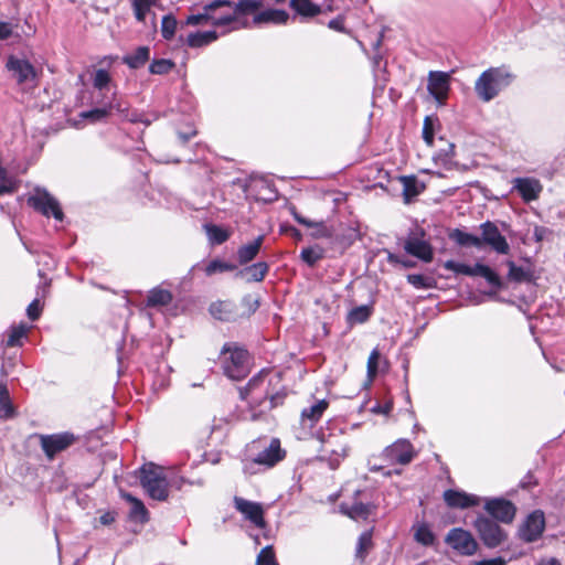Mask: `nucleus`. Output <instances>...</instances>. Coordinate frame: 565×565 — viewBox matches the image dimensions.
Instances as JSON below:
<instances>
[{"mask_svg": "<svg viewBox=\"0 0 565 565\" xmlns=\"http://www.w3.org/2000/svg\"><path fill=\"white\" fill-rule=\"evenodd\" d=\"M424 231L411 235L404 244V249L409 255L419 258L423 262L429 263L433 260L434 253L430 244L424 238Z\"/></svg>", "mask_w": 565, "mask_h": 565, "instance_id": "ddd939ff", "label": "nucleus"}, {"mask_svg": "<svg viewBox=\"0 0 565 565\" xmlns=\"http://www.w3.org/2000/svg\"><path fill=\"white\" fill-rule=\"evenodd\" d=\"M481 230V248L483 246H489L492 250L498 254L507 255L510 252V245L507 242V238L500 233L498 226L487 221L480 225Z\"/></svg>", "mask_w": 565, "mask_h": 565, "instance_id": "9d476101", "label": "nucleus"}, {"mask_svg": "<svg viewBox=\"0 0 565 565\" xmlns=\"http://www.w3.org/2000/svg\"><path fill=\"white\" fill-rule=\"evenodd\" d=\"M224 6H231L230 0H213L203 7V12L191 14L186 18L188 25H200L211 23L214 19V11L223 9Z\"/></svg>", "mask_w": 565, "mask_h": 565, "instance_id": "aec40b11", "label": "nucleus"}, {"mask_svg": "<svg viewBox=\"0 0 565 565\" xmlns=\"http://www.w3.org/2000/svg\"><path fill=\"white\" fill-rule=\"evenodd\" d=\"M140 484L146 493L153 500L167 501L169 498V482L163 469L153 462L142 465L138 470Z\"/></svg>", "mask_w": 565, "mask_h": 565, "instance_id": "7ed1b4c3", "label": "nucleus"}, {"mask_svg": "<svg viewBox=\"0 0 565 565\" xmlns=\"http://www.w3.org/2000/svg\"><path fill=\"white\" fill-rule=\"evenodd\" d=\"M265 236H257L252 243L243 245L237 250V259L241 265L252 262L260 250Z\"/></svg>", "mask_w": 565, "mask_h": 565, "instance_id": "a878e982", "label": "nucleus"}, {"mask_svg": "<svg viewBox=\"0 0 565 565\" xmlns=\"http://www.w3.org/2000/svg\"><path fill=\"white\" fill-rule=\"evenodd\" d=\"M217 39V33L215 31H203L190 33L186 39V43L190 47H202Z\"/></svg>", "mask_w": 565, "mask_h": 565, "instance_id": "c9c22d12", "label": "nucleus"}, {"mask_svg": "<svg viewBox=\"0 0 565 565\" xmlns=\"http://www.w3.org/2000/svg\"><path fill=\"white\" fill-rule=\"evenodd\" d=\"M473 527L488 548L499 547L508 540V533L489 516L478 515L473 521Z\"/></svg>", "mask_w": 565, "mask_h": 565, "instance_id": "39448f33", "label": "nucleus"}, {"mask_svg": "<svg viewBox=\"0 0 565 565\" xmlns=\"http://www.w3.org/2000/svg\"><path fill=\"white\" fill-rule=\"evenodd\" d=\"M449 79V74L445 72H429L427 89L438 103H443L448 96Z\"/></svg>", "mask_w": 565, "mask_h": 565, "instance_id": "dca6fc26", "label": "nucleus"}, {"mask_svg": "<svg viewBox=\"0 0 565 565\" xmlns=\"http://www.w3.org/2000/svg\"><path fill=\"white\" fill-rule=\"evenodd\" d=\"M372 533L364 531L358 539L355 555L360 559H364L372 548Z\"/></svg>", "mask_w": 565, "mask_h": 565, "instance_id": "a19ab883", "label": "nucleus"}, {"mask_svg": "<svg viewBox=\"0 0 565 565\" xmlns=\"http://www.w3.org/2000/svg\"><path fill=\"white\" fill-rule=\"evenodd\" d=\"M289 19V14L285 10L280 9H267L260 11L254 15V23H273V24H285Z\"/></svg>", "mask_w": 565, "mask_h": 565, "instance_id": "5701e85b", "label": "nucleus"}, {"mask_svg": "<svg viewBox=\"0 0 565 565\" xmlns=\"http://www.w3.org/2000/svg\"><path fill=\"white\" fill-rule=\"evenodd\" d=\"M509 274L508 277L510 280L515 282L529 281L531 279V274L525 270L523 267L516 266L513 262L508 263Z\"/></svg>", "mask_w": 565, "mask_h": 565, "instance_id": "a18cd8bd", "label": "nucleus"}, {"mask_svg": "<svg viewBox=\"0 0 565 565\" xmlns=\"http://www.w3.org/2000/svg\"><path fill=\"white\" fill-rule=\"evenodd\" d=\"M28 204L44 216L52 215L57 221H62L64 217L58 201L43 188L34 189V192L28 198Z\"/></svg>", "mask_w": 565, "mask_h": 565, "instance_id": "423d86ee", "label": "nucleus"}, {"mask_svg": "<svg viewBox=\"0 0 565 565\" xmlns=\"http://www.w3.org/2000/svg\"><path fill=\"white\" fill-rule=\"evenodd\" d=\"M423 139L428 146L434 143V120L426 116L423 124Z\"/></svg>", "mask_w": 565, "mask_h": 565, "instance_id": "5fc2aeb1", "label": "nucleus"}, {"mask_svg": "<svg viewBox=\"0 0 565 565\" xmlns=\"http://www.w3.org/2000/svg\"><path fill=\"white\" fill-rule=\"evenodd\" d=\"M373 305H362L352 308L347 315V323L355 326L366 322L373 315Z\"/></svg>", "mask_w": 565, "mask_h": 565, "instance_id": "c85d7f7f", "label": "nucleus"}, {"mask_svg": "<svg viewBox=\"0 0 565 565\" xmlns=\"http://www.w3.org/2000/svg\"><path fill=\"white\" fill-rule=\"evenodd\" d=\"M150 57L149 46H139L134 53L122 57V63L128 67L137 70L143 66Z\"/></svg>", "mask_w": 565, "mask_h": 565, "instance_id": "c756f323", "label": "nucleus"}, {"mask_svg": "<svg viewBox=\"0 0 565 565\" xmlns=\"http://www.w3.org/2000/svg\"><path fill=\"white\" fill-rule=\"evenodd\" d=\"M120 495L124 500L129 502L131 504L130 511H129V518L132 521H138L140 523H147L149 521V512L147 508L145 507L143 502L134 497L129 492L120 491Z\"/></svg>", "mask_w": 565, "mask_h": 565, "instance_id": "4be33fe9", "label": "nucleus"}, {"mask_svg": "<svg viewBox=\"0 0 565 565\" xmlns=\"http://www.w3.org/2000/svg\"><path fill=\"white\" fill-rule=\"evenodd\" d=\"M416 452L413 445L406 439H399L383 450L382 457L390 463L408 465Z\"/></svg>", "mask_w": 565, "mask_h": 565, "instance_id": "9b49d317", "label": "nucleus"}, {"mask_svg": "<svg viewBox=\"0 0 565 565\" xmlns=\"http://www.w3.org/2000/svg\"><path fill=\"white\" fill-rule=\"evenodd\" d=\"M399 181L403 185V198L405 203H409L425 189L424 183L419 182L415 175H403L399 178Z\"/></svg>", "mask_w": 565, "mask_h": 565, "instance_id": "b1692460", "label": "nucleus"}, {"mask_svg": "<svg viewBox=\"0 0 565 565\" xmlns=\"http://www.w3.org/2000/svg\"><path fill=\"white\" fill-rule=\"evenodd\" d=\"M235 12L233 9H227V11L218 12V10L214 11V19H211V24L214 26H224L235 22Z\"/></svg>", "mask_w": 565, "mask_h": 565, "instance_id": "8fccbe9b", "label": "nucleus"}, {"mask_svg": "<svg viewBox=\"0 0 565 565\" xmlns=\"http://www.w3.org/2000/svg\"><path fill=\"white\" fill-rule=\"evenodd\" d=\"M513 189L519 192L525 202H531L540 196L543 186L539 180L533 178H515Z\"/></svg>", "mask_w": 565, "mask_h": 565, "instance_id": "6ab92c4d", "label": "nucleus"}, {"mask_svg": "<svg viewBox=\"0 0 565 565\" xmlns=\"http://www.w3.org/2000/svg\"><path fill=\"white\" fill-rule=\"evenodd\" d=\"M203 230L212 245H221L225 243L231 235L227 230L211 223L204 224Z\"/></svg>", "mask_w": 565, "mask_h": 565, "instance_id": "473e14b6", "label": "nucleus"}, {"mask_svg": "<svg viewBox=\"0 0 565 565\" xmlns=\"http://www.w3.org/2000/svg\"><path fill=\"white\" fill-rule=\"evenodd\" d=\"M210 313L222 321H230L234 318V305L231 301H216L210 306Z\"/></svg>", "mask_w": 565, "mask_h": 565, "instance_id": "72a5a7b5", "label": "nucleus"}, {"mask_svg": "<svg viewBox=\"0 0 565 565\" xmlns=\"http://www.w3.org/2000/svg\"><path fill=\"white\" fill-rule=\"evenodd\" d=\"M221 355L222 367L227 377L239 381L248 374V352L245 349L235 343H225Z\"/></svg>", "mask_w": 565, "mask_h": 565, "instance_id": "20e7f679", "label": "nucleus"}, {"mask_svg": "<svg viewBox=\"0 0 565 565\" xmlns=\"http://www.w3.org/2000/svg\"><path fill=\"white\" fill-rule=\"evenodd\" d=\"M243 305L247 308L248 313H254L258 307L259 301L257 298L253 297L252 295H247L243 298Z\"/></svg>", "mask_w": 565, "mask_h": 565, "instance_id": "680f3d73", "label": "nucleus"}, {"mask_svg": "<svg viewBox=\"0 0 565 565\" xmlns=\"http://www.w3.org/2000/svg\"><path fill=\"white\" fill-rule=\"evenodd\" d=\"M444 267L448 270L456 273V274H461V275H466V276H468L471 273L469 265L458 263L455 260L445 262Z\"/></svg>", "mask_w": 565, "mask_h": 565, "instance_id": "4d7b16f0", "label": "nucleus"}, {"mask_svg": "<svg viewBox=\"0 0 565 565\" xmlns=\"http://www.w3.org/2000/svg\"><path fill=\"white\" fill-rule=\"evenodd\" d=\"M290 8L301 18H313L322 12L319 4L313 3L311 0H290Z\"/></svg>", "mask_w": 565, "mask_h": 565, "instance_id": "bb28decb", "label": "nucleus"}, {"mask_svg": "<svg viewBox=\"0 0 565 565\" xmlns=\"http://www.w3.org/2000/svg\"><path fill=\"white\" fill-rule=\"evenodd\" d=\"M475 565H505V561L502 557H495L490 559H481L475 562Z\"/></svg>", "mask_w": 565, "mask_h": 565, "instance_id": "774afa93", "label": "nucleus"}, {"mask_svg": "<svg viewBox=\"0 0 565 565\" xmlns=\"http://www.w3.org/2000/svg\"><path fill=\"white\" fill-rule=\"evenodd\" d=\"M107 108H109V114H111L114 110H116L117 113L124 115L126 111H127V106L121 104L120 102H117V100H114L111 102Z\"/></svg>", "mask_w": 565, "mask_h": 565, "instance_id": "338daca9", "label": "nucleus"}, {"mask_svg": "<svg viewBox=\"0 0 565 565\" xmlns=\"http://www.w3.org/2000/svg\"><path fill=\"white\" fill-rule=\"evenodd\" d=\"M109 108L107 106L100 108H94L92 110L83 113V117L90 119L92 121H99L109 116Z\"/></svg>", "mask_w": 565, "mask_h": 565, "instance_id": "6e6d98bb", "label": "nucleus"}, {"mask_svg": "<svg viewBox=\"0 0 565 565\" xmlns=\"http://www.w3.org/2000/svg\"><path fill=\"white\" fill-rule=\"evenodd\" d=\"M374 507L369 503L354 502L352 504L342 503L340 510L343 514L353 520H366L372 513Z\"/></svg>", "mask_w": 565, "mask_h": 565, "instance_id": "393cba45", "label": "nucleus"}, {"mask_svg": "<svg viewBox=\"0 0 565 565\" xmlns=\"http://www.w3.org/2000/svg\"><path fill=\"white\" fill-rule=\"evenodd\" d=\"M223 8L233 9L235 12V19L241 14H247L257 11L260 8V2L257 0H241L237 3L231 1V6H224Z\"/></svg>", "mask_w": 565, "mask_h": 565, "instance_id": "58836bf2", "label": "nucleus"}, {"mask_svg": "<svg viewBox=\"0 0 565 565\" xmlns=\"http://www.w3.org/2000/svg\"><path fill=\"white\" fill-rule=\"evenodd\" d=\"M156 0H131L135 17L139 22H145L146 15Z\"/></svg>", "mask_w": 565, "mask_h": 565, "instance_id": "37998d69", "label": "nucleus"}, {"mask_svg": "<svg viewBox=\"0 0 565 565\" xmlns=\"http://www.w3.org/2000/svg\"><path fill=\"white\" fill-rule=\"evenodd\" d=\"M335 448L330 447V441H323L320 460L327 461L331 469H337L341 461L348 456L349 447L345 444H337Z\"/></svg>", "mask_w": 565, "mask_h": 565, "instance_id": "412c9836", "label": "nucleus"}, {"mask_svg": "<svg viewBox=\"0 0 565 565\" xmlns=\"http://www.w3.org/2000/svg\"><path fill=\"white\" fill-rule=\"evenodd\" d=\"M290 211H291L292 216L299 224L307 226V227L317 228V232L313 233V236L316 238L331 237V231L324 225L323 222H313V221H310V220L303 217L301 214H299L297 212L296 207H291Z\"/></svg>", "mask_w": 565, "mask_h": 565, "instance_id": "2f4dec72", "label": "nucleus"}, {"mask_svg": "<svg viewBox=\"0 0 565 565\" xmlns=\"http://www.w3.org/2000/svg\"><path fill=\"white\" fill-rule=\"evenodd\" d=\"M258 565H277L271 546L264 547L257 556Z\"/></svg>", "mask_w": 565, "mask_h": 565, "instance_id": "864d4df0", "label": "nucleus"}, {"mask_svg": "<svg viewBox=\"0 0 565 565\" xmlns=\"http://www.w3.org/2000/svg\"><path fill=\"white\" fill-rule=\"evenodd\" d=\"M515 78L505 66L490 67L481 73L475 83V92L480 100L489 103Z\"/></svg>", "mask_w": 565, "mask_h": 565, "instance_id": "f03ea898", "label": "nucleus"}, {"mask_svg": "<svg viewBox=\"0 0 565 565\" xmlns=\"http://www.w3.org/2000/svg\"><path fill=\"white\" fill-rule=\"evenodd\" d=\"M545 529V518L541 510H535L527 515L520 529V536L525 542L536 541Z\"/></svg>", "mask_w": 565, "mask_h": 565, "instance_id": "4468645a", "label": "nucleus"}, {"mask_svg": "<svg viewBox=\"0 0 565 565\" xmlns=\"http://www.w3.org/2000/svg\"><path fill=\"white\" fill-rule=\"evenodd\" d=\"M269 270L265 262H258L237 271L236 277L247 276V281H262Z\"/></svg>", "mask_w": 565, "mask_h": 565, "instance_id": "cd10ccee", "label": "nucleus"}, {"mask_svg": "<svg viewBox=\"0 0 565 565\" xmlns=\"http://www.w3.org/2000/svg\"><path fill=\"white\" fill-rule=\"evenodd\" d=\"M328 406L329 403L326 399H320L316 404L303 408L301 417L303 420L308 419L313 425L321 418Z\"/></svg>", "mask_w": 565, "mask_h": 565, "instance_id": "f704fd0d", "label": "nucleus"}, {"mask_svg": "<svg viewBox=\"0 0 565 565\" xmlns=\"http://www.w3.org/2000/svg\"><path fill=\"white\" fill-rule=\"evenodd\" d=\"M323 257H324V250L322 247H320L318 245L302 248V250L300 253V259L303 263H306L309 267H313Z\"/></svg>", "mask_w": 565, "mask_h": 565, "instance_id": "ea45409f", "label": "nucleus"}, {"mask_svg": "<svg viewBox=\"0 0 565 565\" xmlns=\"http://www.w3.org/2000/svg\"><path fill=\"white\" fill-rule=\"evenodd\" d=\"M407 281L413 285L415 288H427L430 285L428 284V278L420 274H411L407 276Z\"/></svg>", "mask_w": 565, "mask_h": 565, "instance_id": "bf43d9fd", "label": "nucleus"}, {"mask_svg": "<svg viewBox=\"0 0 565 565\" xmlns=\"http://www.w3.org/2000/svg\"><path fill=\"white\" fill-rule=\"evenodd\" d=\"M279 383L278 375L269 377L268 372L262 370L248 381L246 386L239 387V397L247 401L253 408L262 407L268 401V409H273L281 405L287 395L285 388L275 391V386Z\"/></svg>", "mask_w": 565, "mask_h": 565, "instance_id": "f257e3e1", "label": "nucleus"}, {"mask_svg": "<svg viewBox=\"0 0 565 565\" xmlns=\"http://www.w3.org/2000/svg\"><path fill=\"white\" fill-rule=\"evenodd\" d=\"M111 78L106 70H97L93 78V85L95 88L102 90L108 86Z\"/></svg>", "mask_w": 565, "mask_h": 565, "instance_id": "603ef678", "label": "nucleus"}, {"mask_svg": "<svg viewBox=\"0 0 565 565\" xmlns=\"http://www.w3.org/2000/svg\"><path fill=\"white\" fill-rule=\"evenodd\" d=\"M486 511L494 519L502 523H511L516 513L514 504L505 499H490L484 504Z\"/></svg>", "mask_w": 565, "mask_h": 565, "instance_id": "f8f14e48", "label": "nucleus"}, {"mask_svg": "<svg viewBox=\"0 0 565 565\" xmlns=\"http://www.w3.org/2000/svg\"><path fill=\"white\" fill-rule=\"evenodd\" d=\"M414 537L418 543L425 546L431 545L435 541V535L427 524H420L417 526Z\"/></svg>", "mask_w": 565, "mask_h": 565, "instance_id": "49530a36", "label": "nucleus"}, {"mask_svg": "<svg viewBox=\"0 0 565 565\" xmlns=\"http://www.w3.org/2000/svg\"><path fill=\"white\" fill-rule=\"evenodd\" d=\"M443 499L451 509H467L479 504L480 499L465 491L448 489L444 491Z\"/></svg>", "mask_w": 565, "mask_h": 565, "instance_id": "a211bd4d", "label": "nucleus"}, {"mask_svg": "<svg viewBox=\"0 0 565 565\" xmlns=\"http://www.w3.org/2000/svg\"><path fill=\"white\" fill-rule=\"evenodd\" d=\"M236 269V265L221 260L213 259L205 266V274L212 276L217 273L232 271Z\"/></svg>", "mask_w": 565, "mask_h": 565, "instance_id": "79ce46f5", "label": "nucleus"}, {"mask_svg": "<svg viewBox=\"0 0 565 565\" xmlns=\"http://www.w3.org/2000/svg\"><path fill=\"white\" fill-rule=\"evenodd\" d=\"M450 237L460 246L481 248L480 237L461 230H455Z\"/></svg>", "mask_w": 565, "mask_h": 565, "instance_id": "4c0bfd02", "label": "nucleus"}, {"mask_svg": "<svg viewBox=\"0 0 565 565\" xmlns=\"http://www.w3.org/2000/svg\"><path fill=\"white\" fill-rule=\"evenodd\" d=\"M537 484V481L536 479L534 478L533 473L531 471H529L524 477L523 479L521 480L520 482V486L523 488V489H530L534 486Z\"/></svg>", "mask_w": 565, "mask_h": 565, "instance_id": "0e129e2a", "label": "nucleus"}, {"mask_svg": "<svg viewBox=\"0 0 565 565\" xmlns=\"http://www.w3.org/2000/svg\"><path fill=\"white\" fill-rule=\"evenodd\" d=\"M174 67V63L171 60L159 58L153 60L149 65V72L156 75L168 74Z\"/></svg>", "mask_w": 565, "mask_h": 565, "instance_id": "de8ad7c7", "label": "nucleus"}, {"mask_svg": "<svg viewBox=\"0 0 565 565\" xmlns=\"http://www.w3.org/2000/svg\"><path fill=\"white\" fill-rule=\"evenodd\" d=\"M13 33L10 22L0 21V41L9 39Z\"/></svg>", "mask_w": 565, "mask_h": 565, "instance_id": "e2e57ef3", "label": "nucleus"}, {"mask_svg": "<svg viewBox=\"0 0 565 565\" xmlns=\"http://www.w3.org/2000/svg\"><path fill=\"white\" fill-rule=\"evenodd\" d=\"M445 543L462 556H472L479 548L473 535L462 527L451 529L445 537Z\"/></svg>", "mask_w": 565, "mask_h": 565, "instance_id": "0eeeda50", "label": "nucleus"}, {"mask_svg": "<svg viewBox=\"0 0 565 565\" xmlns=\"http://www.w3.org/2000/svg\"><path fill=\"white\" fill-rule=\"evenodd\" d=\"M234 507L246 520L257 527L265 526L264 510L260 503L248 501L241 497H234Z\"/></svg>", "mask_w": 565, "mask_h": 565, "instance_id": "2eb2a0df", "label": "nucleus"}, {"mask_svg": "<svg viewBox=\"0 0 565 565\" xmlns=\"http://www.w3.org/2000/svg\"><path fill=\"white\" fill-rule=\"evenodd\" d=\"M328 26L330 29H332V30H335V31H339V32H343L344 31V19H343V17L339 15L335 19H332L328 23Z\"/></svg>", "mask_w": 565, "mask_h": 565, "instance_id": "69168bd1", "label": "nucleus"}, {"mask_svg": "<svg viewBox=\"0 0 565 565\" xmlns=\"http://www.w3.org/2000/svg\"><path fill=\"white\" fill-rule=\"evenodd\" d=\"M172 294L169 290L156 287L149 291L146 306L149 308L167 306L172 301Z\"/></svg>", "mask_w": 565, "mask_h": 565, "instance_id": "7c9ffc66", "label": "nucleus"}, {"mask_svg": "<svg viewBox=\"0 0 565 565\" xmlns=\"http://www.w3.org/2000/svg\"><path fill=\"white\" fill-rule=\"evenodd\" d=\"M286 456V451L281 449L280 440L273 438L268 447L264 448L254 459L253 462L266 467H274Z\"/></svg>", "mask_w": 565, "mask_h": 565, "instance_id": "f3484780", "label": "nucleus"}, {"mask_svg": "<svg viewBox=\"0 0 565 565\" xmlns=\"http://www.w3.org/2000/svg\"><path fill=\"white\" fill-rule=\"evenodd\" d=\"M28 328L25 324H19L17 327H12L10 333L7 339L8 347H20L22 344L21 340L25 337Z\"/></svg>", "mask_w": 565, "mask_h": 565, "instance_id": "09e8293b", "label": "nucleus"}, {"mask_svg": "<svg viewBox=\"0 0 565 565\" xmlns=\"http://www.w3.org/2000/svg\"><path fill=\"white\" fill-rule=\"evenodd\" d=\"M380 351L379 349H373L369 359H367V377L373 380L377 374L379 370V360H380Z\"/></svg>", "mask_w": 565, "mask_h": 565, "instance_id": "3c124183", "label": "nucleus"}, {"mask_svg": "<svg viewBox=\"0 0 565 565\" xmlns=\"http://www.w3.org/2000/svg\"><path fill=\"white\" fill-rule=\"evenodd\" d=\"M40 446L49 460L77 441V437L71 431H63L51 435H40Z\"/></svg>", "mask_w": 565, "mask_h": 565, "instance_id": "1a4fd4ad", "label": "nucleus"}, {"mask_svg": "<svg viewBox=\"0 0 565 565\" xmlns=\"http://www.w3.org/2000/svg\"><path fill=\"white\" fill-rule=\"evenodd\" d=\"M178 21L172 14H167L162 18L161 21V34L166 40H171L177 30Z\"/></svg>", "mask_w": 565, "mask_h": 565, "instance_id": "c03bdc74", "label": "nucleus"}, {"mask_svg": "<svg viewBox=\"0 0 565 565\" xmlns=\"http://www.w3.org/2000/svg\"><path fill=\"white\" fill-rule=\"evenodd\" d=\"M492 287H494L495 289H501L502 288V281H501V278L499 277V275L493 271L489 266L487 267V269L484 270L483 273V276H482Z\"/></svg>", "mask_w": 565, "mask_h": 565, "instance_id": "13d9d810", "label": "nucleus"}, {"mask_svg": "<svg viewBox=\"0 0 565 565\" xmlns=\"http://www.w3.org/2000/svg\"><path fill=\"white\" fill-rule=\"evenodd\" d=\"M14 407L12 405L8 387L0 382V418L9 419L14 416Z\"/></svg>", "mask_w": 565, "mask_h": 565, "instance_id": "e433bc0d", "label": "nucleus"}, {"mask_svg": "<svg viewBox=\"0 0 565 565\" xmlns=\"http://www.w3.org/2000/svg\"><path fill=\"white\" fill-rule=\"evenodd\" d=\"M41 313L40 302L38 299H34L26 308V315L32 320L35 321L39 319Z\"/></svg>", "mask_w": 565, "mask_h": 565, "instance_id": "052dcab7", "label": "nucleus"}, {"mask_svg": "<svg viewBox=\"0 0 565 565\" xmlns=\"http://www.w3.org/2000/svg\"><path fill=\"white\" fill-rule=\"evenodd\" d=\"M11 76L18 85L23 87H33L36 84L38 73L34 66L25 58L10 55L6 64Z\"/></svg>", "mask_w": 565, "mask_h": 565, "instance_id": "6e6552de", "label": "nucleus"}]
</instances>
